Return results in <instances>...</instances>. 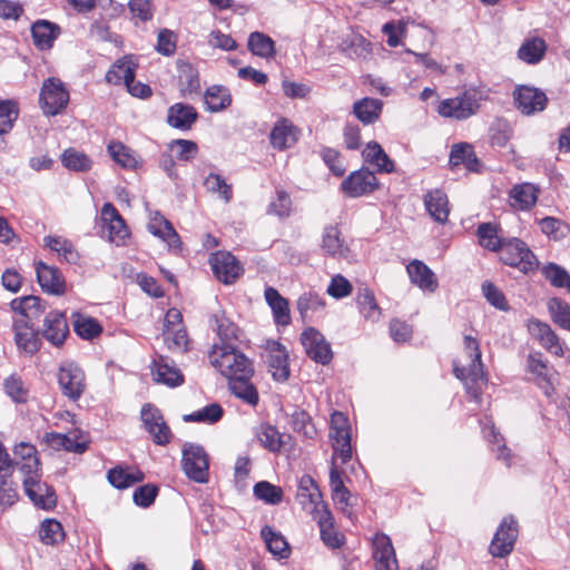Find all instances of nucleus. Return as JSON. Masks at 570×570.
Listing matches in <instances>:
<instances>
[{
  "mask_svg": "<svg viewBox=\"0 0 570 570\" xmlns=\"http://www.w3.org/2000/svg\"><path fill=\"white\" fill-rule=\"evenodd\" d=\"M464 350L470 356V363L468 366H459L454 363L453 373L458 379L464 382L466 392L479 403L481 397L480 384L487 381L481 361L479 341L471 335H465Z\"/></svg>",
  "mask_w": 570,
  "mask_h": 570,
  "instance_id": "obj_1",
  "label": "nucleus"
},
{
  "mask_svg": "<svg viewBox=\"0 0 570 570\" xmlns=\"http://www.w3.org/2000/svg\"><path fill=\"white\" fill-rule=\"evenodd\" d=\"M210 364L227 380L238 375H254L253 362L236 345H213Z\"/></svg>",
  "mask_w": 570,
  "mask_h": 570,
  "instance_id": "obj_2",
  "label": "nucleus"
},
{
  "mask_svg": "<svg viewBox=\"0 0 570 570\" xmlns=\"http://www.w3.org/2000/svg\"><path fill=\"white\" fill-rule=\"evenodd\" d=\"M480 100L481 97L475 89H468L458 97L442 100L438 112L444 118L465 120L478 112Z\"/></svg>",
  "mask_w": 570,
  "mask_h": 570,
  "instance_id": "obj_3",
  "label": "nucleus"
},
{
  "mask_svg": "<svg viewBox=\"0 0 570 570\" xmlns=\"http://www.w3.org/2000/svg\"><path fill=\"white\" fill-rule=\"evenodd\" d=\"M500 259L505 265L517 267L524 274L534 271L539 264L528 245L519 238H511L503 243Z\"/></svg>",
  "mask_w": 570,
  "mask_h": 570,
  "instance_id": "obj_4",
  "label": "nucleus"
},
{
  "mask_svg": "<svg viewBox=\"0 0 570 570\" xmlns=\"http://www.w3.org/2000/svg\"><path fill=\"white\" fill-rule=\"evenodd\" d=\"M330 438L334 450L332 460L336 463V458H340L345 464L352 458L351 428L342 412H334L331 416Z\"/></svg>",
  "mask_w": 570,
  "mask_h": 570,
  "instance_id": "obj_5",
  "label": "nucleus"
},
{
  "mask_svg": "<svg viewBox=\"0 0 570 570\" xmlns=\"http://www.w3.org/2000/svg\"><path fill=\"white\" fill-rule=\"evenodd\" d=\"M69 102V92L63 82L55 77L43 81L39 104L45 115L56 116L60 114Z\"/></svg>",
  "mask_w": 570,
  "mask_h": 570,
  "instance_id": "obj_6",
  "label": "nucleus"
},
{
  "mask_svg": "<svg viewBox=\"0 0 570 570\" xmlns=\"http://www.w3.org/2000/svg\"><path fill=\"white\" fill-rule=\"evenodd\" d=\"M519 525L513 515L504 517L490 543L489 552L494 558H505L514 548Z\"/></svg>",
  "mask_w": 570,
  "mask_h": 570,
  "instance_id": "obj_7",
  "label": "nucleus"
},
{
  "mask_svg": "<svg viewBox=\"0 0 570 570\" xmlns=\"http://www.w3.org/2000/svg\"><path fill=\"white\" fill-rule=\"evenodd\" d=\"M183 470L185 474L197 483L208 481V456L199 445L186 444L183 450Z\"/></svg>",
  "mask_w": 570,
  "mask_h": 570,
  "instance_id": "obj_8",
  "label": "nucleus"
},
{
  "mask_svg": "<svg viewBox=\"0 0 570 570\" xmlns=\"http://www.w3.org/2000/svg\"><path fill=\"white\" fill-rule=\"evenodd\" d=\"M42 472L29 478H23L22 484L26 495L30 501L42 510H52L57 505V495L55 489L46 482H42Z\"/></svg>",
  "mask_w": 570,
  "mask_h": 570,
  "instance_id": "obj_9",
  "label": "nucleus"
},
{
  "mask_svg": "<svg viewBox=\"0 0 570 570\" xmlns=\"http://www.w3.org/2000/svg\"><path fill=\"white\" fill-rule=\"evenodd\" d=\"M58 383L65 396L77 401L86 390L85 372L75 363H65L59 367Z\"/></svg>",
  "mask_w": 570,
  "mask_h": 570,
  "instance_id": "obj_10",
  "label": "nucleus"
},
{
  "mask_svg": "<svg viewBox=\"0 0 570 570\" xmlns=\"http://www.w3.org/2000/svg\"><path fill=\"white\" fill-rule=\"evenodd\" d=\"M301 343L306 354L316 363L327 365L333 358L331 344L324 335L314 327L306 328L301 334Z\"/></svg>",
  "mask_w": 570,
  "mask_h": 570,
  "instance_id": "obj_11",
  "label": "nucleus"
},
{
  "mask_svg": "<svg viewBox=\"0 0 570 570\" xmlns=\"http://www.w3.org/2000/svg\"><path fill=\"white\" fill-rule=\"evenodd\" d=\"M379 187V180L366 167L351 173L341 184V189L352 198L373 193Z\"/></svg>",
  "mask_w": 570,
  "mask_h": 570,
  "instance_id": "obj_12",
  "label": "nucleus"
},
{
  "mask_svg": "<svg viewBox=\"0 0 570 570\" xmlns=\"http://www.w3.org/2000/svg\"><path fill=\"white\" fill-rule=\"evenodd\" d=\"M513 98L518 110L525 116L541 112L548 105V97L542 90L525 85L514 89Z\"/></svg>",
  "mask_w": 570,
  "mask_h": 570,
  "instance_id": "obj_13",
  "label": "nucleus"
},
{
  "mask_svg": "<svg viewBox=\"0 0 570 570\" xmlns=\"http://www.w3.org/2000/svg\"><path fill=\"white\" fill-rule=\"evenodd\" d=\"M214 275L224 284H233L242 275L243 267L236 257L229 253L219 250L209 258Z\"/></svg>",
  "mask_w": 570,
  "mask_h": 570,
  "instance_id": "obj_14",
  "label": "nucleus"
},
{
  "mask_svg": "<svg viewBox=\"0 0 570 570\" xmlns=\"http://www.w3.org/2000/svg\"><path fill=\"white\" fill-rule=\"evenodd\" d=\"M141 420L156 444L166 445L170 442L171 431L157 407L150 404L144 405Z\"/></svg>",
  "mask_w": 570,
  "mask_h": 570,
  "instance_id": "obj_15",
  "label": "nucleus"
},
{
  "mask_svg": "<svg viewBox=\"0 0 570 570\" xmlns=\"http://www.w3.org/2000/svg\"><path fill=\"white\" fill-rule=\"evenodd\" d=\"M36 274L43 292L58 296L66 293V279L58 267L39 261L36 263Z\"/></svg>",
  "mask_w": 570,
  "mask_h": 570,
  "instance_id": "obj_16",
  "label": "nucleus"
},
{
  "mask_svg": "<svg viewBox=\"0 0 570 570\" xmlns=\"http://www.w3.org/2000/svg\"><path fill=\"white\" fill-rule=\"evenodd\" d=\"M313 518L320 527L321 539L326 547L336 549L344 543V535L335 529L334 518L327 504H322L321 508H316L313 511Z\"/></svg>",
  "mask_w": 570,
  "mask_h": 570,
  "instance_id": "obj_17",
  "label": "nucleus"
},
{
  "mask_svg": "<svg viewBox=\"0 0 570 570\" xmlns=\"http://www.w3.org/2000/svg\"><path fill=\"white\" fill-rule=\"evenodd\" d=\"M41 335L53 346H61L69 335V326L65 313L49 312L43 320Z\"/></svg>",
  "mask_w": 570,
  "mask_h": 570,
  "instance_id": "obj_18",
  "label": "nucleus"
},
{
  "mask_svg": "<svg viewBox=\"0 0 570 570\" xmlns=\"http://www.w3.org/2000/svg\"><path fill=\"white\" fill-rule=\"evenodd\" d=\"M266 364L274 380L284 382L289 377L288 353L279 342L267 343Z\"/></svg>",
  "mask_w": 570,
  "mask_h": 570,
  "instance_id": "obj_19",
  "label": "nucleus"
},
{
  "mask_svg": "<svg viewBox=\"0 0 570 570\" xmlns=\"http://www.w3.org/2000/svg\"><path fill=\"white\" fill-rule=\"evenodd\" d=\"M13 454L12 465H17L24 478L32 475L37 478V474L41 472V463L36 446L21 442L14 446Z\"/></svg>",
  "mask_w": 570,
  "mask_h": 570,
  "instance_id": "obj_20",
  "label": "nucleus"
},
{
  "mask_svg": "<svg viewBox=\"0 0 570 570\" xmlns=\"http://www.w3.org/2000/svg\"><path fill=\"white\" fill-rule=\"evenodd\" d=\"M373 558L376 570H399L391 539L384 533L373 538Z\"/></svg>",
  "mask_w": 570,
  "mask_h": 570,
  "instance_id": "obj_21",
  "label": "nucleus"
},
{
  "mask_svg": "<svg viewBox=\"0 0 570 570\" xmlns=\"http://www.w3.org/2000/svg\"><path fill=\"white\" fill-rule=\"evenodd\" d=\"M14 341L19 350L32 355L41 347V331L35 330L33 324L14 321Z\"/></svg>",
  "mask_w": 570,
  "mask_h": 570,
  "instance_id": "obj_22",
  "label": "nucleus"
},
{
  "mask_svg": "<svg viewBox=\"0 0 570 570\" xmlns=\"http://www.w3.org/2000/svg\"><path fill=\"white\" fill-rule=\"evenodd\" d=\"M528 327L530 333L548 352L557 356L563 355L564 352L560 338L549 324L539 320H531Z\"/></svg>",
  "mask_w": 570,
  "mask_h": 570,
  "instance_id": "obj_23",
  "label": "nucleus"
},
{
  "mask_svg": "<svg viewBox=\"0 0 570 570\" xmlns=\"http://www.w3.org/2000/svg\"><path fill=\"white\" fill-rule=\"evenodd\" d=\"M406 271L411 282L422 291L433 293L439 283L433 271L422 261L414 259L407 266Z\"/></svg>",
  "mask_w": 570,
  "mask_h": 570,
  "instance_id": "obj_24",
  "label": "nucleus"
},
{
  "mask_svg": "<svg viewBox=\"0 0 570 570\" xmlns=\"http://www.w3.org/2000/svg\"><path fill=\"white\" fill-rule=\"evenodd\" d=\"M101 220L109 232V239L111 242H119L128 236L129 233L126 223L112 204H104L101 208Z\"/></svg>",
  "mask_w": 570,
  "mask_h": 570,
  "instance_id": "obj_25",
  "label": "nucleus"
},
{
  "mask_svg": "<svg viewBox=\"0 0 570 570\" xmlns=\"http://www.w3.org/2000/svg\"><path fill=\"white\" fill-rule=\"evenodd\" d=\"M197 118V110L193 106L183 102L174 104L167 111V124L180 130H189Z\"/></svg>",
  "mask_w": 570,
  "mask_h": 570,
  "instance_id": "obj_26",
  "label": "nucleus"
},
{
  "mask_svg": "<svg viewBox=\"0 0 570 570\" xmlns=\"http://www.w3.org/2000/svg\"><path fill=\"white\" fill-rule=\"evenodd\" d=\"M10 306L12 311L19 313L23 320L20 322H28L32 324L33 320H38L46 311V304L38 296L29 295L11 301Z\"/></svg>",
  "mask_w": 570,
  "mask_h": 570,
  "instance_id": "obj_27",
  "label": "nucleus"
},
{
  "mask_svg": "<svg viewBox=\"0 0 570 570\" xmlns=\"http://www.w3.org/2000/svg\"><path fill=\"white\" fill-rule=\"evenodd\" d=\"M210 322L219 338V342L214 345H236L235 343L239 341L240 330L234 322L226 317L224 312L213 314Z\"/></svg>",
  "mask_w": 570,
  "mask_h": 570,
  "instance_id": "obj_28",
  "label": "nucleus"
},
{
  "mask_svg": "<svg viewBox=\"0 0 570 570\" xmlns=\"http://www.w3.org/2000/svg\"><path fill=\"white\" fill-rule=\"evenodd\" d=\"M424 206L430 216L440 224L446 223L450 214L449 199L441 189L430 190L424 195Z\"/></svg>",
  "mask_w": 570,
  "mask_h": 570,
  "instance_id": "obj_29",
  "label": "nucleus"
},
{
  "mask_svg": "<svg viewBox=\"0 0 570 570\" xmlns=\"http://www.w3.org/2000/svg\"><path fill=\"white\" fill-rule=\"evenodd\" d=\"M298 139L297 128L287 119L278 121L271 131V145L279 150L291 148Z\"/></svg>",
  "mask_w": 570,
  "mask_h": 570,
  "instance_id": "obj_30",
  "label": "nucleus"
},
{
  "mask_svg": "<svg viewBox=\"0 0 570 570\" xmlns=\"http://www.w3.org/2000/svg\"><path fill=\"white\" fill-rule=\"evenodd\" d=\"M31 35L33 43L41 50L50 49L53 41L60 35L58 24L47 20H37L31 26Z\"/></svg>",
  "mask_w": 570,
  "mask_h": 570,
  "instance_id": "obj_31",
  "label": "nucleus"
},
{
  "mask_svg": "<svg viewBox=\"0 0 570 570\" xmlns=\"http://www.w3.org/2000/svg\"><path fill=\"white\" fill-rule=\"evenodd\" d=\"M265 299L272 308L274 321L277 325L287 326L291 323L289 302L274 287L265 289Z\"/></svg>",
  "mask_w": 570,
  "mask_h": 570,
  "instance_id": "obj_32",
  "label": "nucleus"
},
{
  "mask_svg": "<svg viewBox=\"0 0 570 570\" xmlns=\"http://www.w3.org/2000/svg\"><path fill=\"white\" fill-rule=\"evenodd\" d=\"M547 49L548 45L544 39L540 37H529L521 43L517 56L521 61L528 65H537L543 60Z\"/></svg>",
  "mask_w": 570,
  "mask_h": 570,
  "instance_id": "obj_33",
  "label": "nucleus"
},
{
  "mask_svg": "<svg viewBox=\"0 0 570 570\" xmlns=\"http://www.w3.org/2000/svg\"><path fill=\"white\" fill-rule=\"evenodd\" d=\"M253 375H238L228 380L230 392L243 402L256 406L259 395L255 385L250 382Z\"/></svg>",
  "mask_w": 570,
  "mask_h": 570,
  "instance_id": "obj_34",
  "label": "nucleus"
},
{
  "mask_svg": "<svg viewBox=\"0 0 570 570\" xmlns=\"http://www.w3.org/2000/svg\"><path fill=\"white\" fill-rule=\"evenodd\" d=\"M322 249L328 256H346L348 247L342 238V233L337 226L328 225L324 228L322 236Z\"/></svg>",
  "mask_w": 570,
  "mask_h": 570,
  "instance_id": "obj_35",
  "label": "nucleus"
},
{
  "mask_svg": "<svg viewBox=\"0 0 570 570\" xmlns=\"http://www.w3.org/2000/svg\"><path fill=\"white\" fill-rule=\"evenodd\" d=\"M330 487L332 492V499L335 504L343 511L346 512L350 507L351 493L344 485L343 471H340L334 460L330 471Z\"/></svg>",
  "mask_w": 570,
  "mask_h": 570,
  "instance_id": "obj_36",
  "label": "nucleus"
},
{
  "mask_svg": "<svg viewBox=\"0 0 570 570\" xmlns=\"http://www.w3.org/2000/svg\"><path fill=\"white\" fill-rule=\"evenodd\" d=\"M538 195L539 189L533 184H518L510 191L511 206L520 210H528L535 205Z\"/></svg>",
  "mask_w": 570,
  "mask_h": 570,
  "instance_id": "obj_37",
  "label": "nucleus"
},
{
  "mask_svg": "<svg viewBox=\"0 0 570 570\" xmlns=\"http://www.w3.org/2000/svg\"><path fill=\"white\" fill-rule=\"evenodd\" d=\"M383 102L376 98L365 97L353 105V114L364 125L374 124L381 116Z\"/></svg>",
  "mask_w": 570,
  "mask_h": 570,
  "instance_id": "obj_38",
  "label": "nucleus"
},
{
  "mask_svg": "<svg viewBox=\"0 0 570 570\" xmlns=\"http://www.w3.org/2000/svg\"><path fill=\"white\" fill-rule=\"evenodd\" d=\"M145 475L141 471H132L130 468L117 465L107 473L108 482L116 489H127L134 484L141 482Z\"/></svg>",
  "mask_w": 570,
  "mask_h": 570,
  "instance_id": "obj_39",
  "label": "nucleus"
},
{
  "mask_svg": "<svg viewBox=\"0 0 570 570\" xmlns=\"http://www.w3.org/2000/svg\"><path fill=\"white\" fill-rule=\"evenodd\" d=\"M178 86L183 96L197 94L200 90L199 75L196 68L189 62L179 61Z\"/></svg>",
  "mask_w": 570,
  "mask_h": 570,
  "instance_id": "obj_40",
  "label": "nucleus"
},
{
  "mask_svg": "<svg viewBox=\"0 0 570 570\" xmlns=\"http://www.w3.org/2000/svg\"><path fill=\"white\" fill-rule=\"evenodd\" d=\"M464 165L470 171H478L479 159L473 150L472 145L460 142L452 146L450 153L451 168Z\"/></svg>",
  "mask_w": 570,
  "mask_h": 570,
  "instance_id": "obj_41",
  "label": "nucleus"
},
{
  "mask_svg": "<svg viewBox=\"0 0 570 570\" xmlns=\"http://www.w3.org/2000/svg\"><path fill=\"white\" fill-rule=\"evenodd\" d=\"M256 434L261 444L271 452L281 451V449L292 440L291 435L281 434L278 430L271 424H262Z\"/></svg>",
  "mask_w": 570,
  "mask_h": 570,
  "instance_id": "obj_42",
  "label": "nucleus"
},
{
  "mask_svg": "<svg viewBox=\"0 0 570 570\" xmlns=\"http://www.w3.org/2000/svg\"><path fill=\"white\" fill-rule=\"evenodd\" d=\"M154 375L157 382L171 387L179 386L184 382L181 372L174 365H170L168 360L164 356H159V358L154 362Z\"/></svg>",
  "mask_w": 570,
  "mask_h": 570,
  "instance_id": "obj_43",
  "label": "nucleus"
},
{
  "mask_svg": "<svg viewBox=\"0 0 570 570\" xmlns=\"http://www.w3.org/2000/svg\"><path fill=\"white\" fill-rule=\"evenodd\" d=\"M148 230L155 236L160 237L169 246L176 247L180 245L179 235L171 223L158 213L149 220Z\"/></svg>",
  "mask_w": 570,
  "mask_h": 570,
  "instance_id": "obj_44",
  "label": "nucleus"
},
{
  "mask_svg": "<svg viewBox=\"0 0 570 570\" xmlns=\"http://www.w3.org/2000/svg\"><path fill=\"white\" fill-rule=\"evenodd\" d=\"M362 156L366 163L376 166L380 173H392L394 170V163L375 141L366 145Z\"/></svg>",
  "mask_w": 570,
  "mask_h": 570,
  "instance_id": "obj_45",
  "label": "nucleus"
},
{
  "mask_svg": "<svg viewBox=\"0 0 570 570\" xmlns=\"http://www.w3.org/2000/svg\"><path fill=\"white\" fill-rule=\"evenodd\" d=\"M205 104L210 112H219L227 109L232 104V95L228 88L214 85L207 88Z\"/></svg>",
  "mask_w": 570,
  "mask_h": 570,
  "instance_id": "obj_46",
  "label": "nucleus"
},
{
  "mask_svg": "<svg viewBox=\"0 0 570 570\" xmlns=\"http://www.w3.org/2000/svg\"><path fill=\"white\" fill-rule=\"evenodd\" d=\"M356 305L365 320L373 323L380 320L381 307L379 306L372 289L367 287L360 289L356 295Z\"/></svg>",
  "mask_w": 570,
  "mask_h": 570,
  "instance_id": "obj_47",
  "label": "nucleus"
},
{
  "mask_svg": "<svg viewBox=\"0 0 570 570\" xmlns=\"http://www.w3.org/2000/svg\"><path fill=\"white\" fill-rule=\"evenodd\" d=\"M297 500L302 505H305L306 503L313 504V511L316 508H321L322 504H325L322 501V493L316 482L309 475H304L301 478L297 491Z\"/></svg>",
  "mask_w": 570,
  "mask_h": 570,
  "instance_id": "obj_48",
  "label": "nucleus"
},
{
  "mask_svg": "<svg viewBox=\"0 0 570 570\" xmlns=\"http://www.w3.org/2000/svg\"><path fill=\"white\" fill-rule=\"evenodd\" d=\"M247 46L253 55L261 58H273L276 53L274 40L259 31L249 35Z\"/></svg>",
  "mask_w": 570,
  "mask_h": 570,
  "instance_id": "obj_49",
  "label": "nucleus"
},
{
  "mask_svg": "<svg viewBox=\"0 0 570 570\" xmlns=\"http://www.w3.org/2000/svg\"><path fill=\"white\" fill-rule=\"evenodd\" d=\"M479 243L482 247L497 252L501 250L503 243L505 242L499 235V227L492 223H482L476 229Z\"/></svg>",
  "mask_w": 570,
  "mask_h": 570,
  "instance_id": "obj_50",
  "label": "nucleus"
},
{
  "mask_svg": "<svg viewBox=\"0 0 570 570\" xmlns=\"http://www.w3.org/2000/svg\"><path fill=\"white\" fill-rule=\"evenodd\" d=\"M261 535L271 553L281 559L289 556L291 551L287 541L281 533L274 531L273 528L265 525L261 531Z\"/></svg>",
  "mask_w": 570,
  "mask_h": 570,
  "instance_id": "obj_51",
  "label": "nucleus"
},
{
  "mask_svg": "<svg viewBox=\"0 0 570 570\" xmlns=\"http://www.w3.org/2000/svg\"><path fill=\"white\" fill-rule=\"evenodd\" d=\"M484 436L493 445H498L497 459L502 460L507 466L511 465V451L507 448L504 439L501 433L495 429L494 423L489 420L483 428Z\"/></svg>",
  "mask_w": 570,
  "mask_h": 570,
  "instance_id": "obj_52",
  "label": "nucleus"
},
{
  "mask_svg": "<svg viewBox=\"0 0 570 570\" xmlns=\"http://www.w3.org/2000/svg\"><path fill=\"white\" fill-rule=\"evenodd\" d=\"M548 311L554 324L563 330L570 331V305L559 298L552 297L548 302Z\"/></svg>",
  "mask_w": 570,
  "mask_h": 570,
  "instance_id": "obj_53",
  "label": "nucleus"
},
{
  "mask_svg": "<svg viewBox=\"0 0 570 570\" xmlns=\"http://www.w3.org/2000/svg\"><path fill=\"white\" fill-rule=\"evenodd\" d=\"M62 165L69 170L88 171L91 169V159L82 151L75 148H67L61 155Z\"/></svg>",
  "mask_w": 570,
  "mask_h": 570,
  "instance_id": "obj_54",
  "label": "nucleus"
},
{
  "mask_svg": "<svg viewBox=\"0 0 570 570\" xmlns=\"http://www.w3.org/2000/svg\"><path fill=\"white\" fill-rule=\"evenodd\" d=\"M43 242L47 247L56 252L67 263H76L78 261V253L69 240L59 236H46Z\"/></svg>",
  "mask_w": 570,
  "mask_h": 570,
  "instance_id": "obj_55",
  "label": "nucleus"
},
{
  "mask_svg": "<svg viewBox=\"0 0 570 570\" xmlns=\"http://www.w3.org/2000/svg\"><path fill=\"white\" fill-rule=\"evenodd\" d=\"M135 76V66L126 59L117 60L106 73V81L111 85H120L131 81Z\"/></svg>",
  "mask_w": 570,
  "mask_h": 570,
  "instance_id": "obj_56",
  "label": "nucleus"
},
{
  "mask_svg": "<svg viewBox=\"0 0 570 570\" xmlns=\"http://www.w3.org/2000/svg\"><path fill=\"white\" fill-rule=\"evenodd\" d=\"M110 157L121 167L126 169H135L137 159L134 151L120 141H111L108 145Z\"/></svg>",
  "mask_w": 570,
  "mask_h": 570,
  "instance_id": "obj_57",
  "label": "nucleus"
},
{
  "mask_svg": "<svg viewBox=\"0 0 570 570\" xmlns=\"http://www.w3.org/2000/svg\"><path fill=\"white\" fill-rule=\"evenodd\" d=\"M164 341L167 347L171 351L186 352L189 346V338L186 328L173 327L163 330Z\"/></svg>",
  "mask_w": 570,
  "mask_h": 570,
  "instance_id": "obj_58",
  "label": "nucleus"
},
{
  "mask_svg": "<svg viewBox=\"0 0 570 570\" xmlns=\"http://www.w3.org/2000/svg\"><path fill=\"white\" fill-rule=\"evenodd\" d=\"M39 537L45 544H57L63 541V528L56 519H46L40 524Z\"/></svg>",
  "mask_w": 570,
  "mask_h": 570,
  "instance_id": "obj_59",
  "label": "nucleus"
},
{
  "mask_svg": "<svg viewBox=\"0 0 570 570\" xmlns=\"http://www.w3.org/2000/svg\"><path fill=\"white\" fill-rule=\"evenodd\" d=\"M223 407L218 403H212L198 411L184 415V421L216 423L223 417Z\"/></svg>",
  "mask_w": 570,
  "mask_h": 570,
  "instance_id": "obj_60",
  "label": "nucleus"
},
{
  "mask_svg": "<svg viewBox=\"0 0 570 570\" xmlns=\"http://www.w3.org/2000/svg\"><path fill=\"white\" fill-rule=\"evenodd\" d=\"M204 186L207 191L218 194V196L225 203H229L233 198L232 185L227 184L226 180L218 174L210 173L205 178Z\"/></svg>",
  "mask_w": 570,
  "mask_h": 570,
  "instance_id": "obj_61",
  "label": "nucleus"
},
{
  "mask_svg": "<svg viewBox=\"0 0 570 570\" xmlns=\"http://www.w3.org/2000/svg\"><path fill=\"white\" fill-rule=\"evenodd\" d=\"M19 116L18 104L13 100H0V135L9 132Z\"/></svg>",
  "mask_w": 570,
  "mask_h": 570,
  "instance_id": "obj_62",
  "label": "nucleus"
},
{
  "mask_svg": "<svg viewBox=\"0 0 570 570\" xmlns=\"http://www.w3.org/2000/svg\"><path fill=\"white\" fill-rule=\"evenodd\" d=\"M75 316L73 328L81 338L91 340L101 333L102 327L95 318L86 317L80 314H76Z\"/></svg>",
  "mask_w": 570,
  "mask_h": 570,
  "instance_id": "obj_63",
  "label": "nucleus"
},
{
  "mask_svg": "<svg viewBox=\"0 0 570 570\" xmlns=\"http://www.w3.org/2000/svg\"><path fill=\"white\" fill-rule=\"evenodd\" d=\"M254 494L257 499L268 504H278L283 500V490L267 481L256 483L254 485Z\"/></svg>",
  "mask_w": 570,
  "mask_h": 570,
  "instance_id": "obj_64",
  "label": "nucleus"
}]
</instances>
